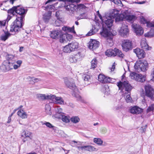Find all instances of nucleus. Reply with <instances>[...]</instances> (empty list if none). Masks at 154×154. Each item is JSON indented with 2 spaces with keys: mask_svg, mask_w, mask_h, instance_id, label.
<instances>
[{
  "mask_svg": "<svg viewBox=\"0 0 154 154\" xmlns=\"http://www.w3.org/2000/svg\"><path fill=\"white\" fill-rule=\"evenodd\" d=\"M141 46L143 49L149 50L151 49V47H149L146 42V39L145 38H143L140 42Z\"/></svg>",
  "mask_w": 154,
  "mask_h": 154,
  "instance_id": "obj_19",
  "label": "nucleus"
},
{
  "mask_svg": "<svg viewBox=\"0 0 154 154\" xmlns=\"http://www.w3.org/2000/svg\"><path fill=\"white\" fill-rule=\"evenodd\" d=\"M69 44L72 51H74L78 48V43L77 42H73Z\"/></svg>",
  "mask_w": 154,
  "mask_h": 154,
  "instance_id": "obj_31",
  "label": "nucleus"
},
{
  "mask_svg": "<svg viewBox=\"0 0 154 154\" xmlns=\"http://www.w3.org/2000/svg\"><path fill=\"white\" fill-rule=\"evenodd\" d=\"M94 142L98 145L100 146L102 145L103 141L100 138H94L93 139Z\"/></svg>",
  "mask_w": 154,
  "mask_h": 154,
  "instance_id": "obj_35",
  "label": "nucleus"
},
{
  "mask_svg": "<svg viewBox=\"0 0 154 154\" xmlns=\"http://www.w3.org/2000/svg\"><path fill=\"white\" fill-rule=\"evenodd\" d=\"M13 64L8 61H5L0 66L1 70L3 72H6L14 69Z\"/></svg>",
  "mask_w": 154,
  "mask_h": 154,
  "instance_id": "obj_7",
  "label": "nucleus"
},
{
  "mask_svg": "<svg viewBox=\"0 0 154 154\" xmlns=\"http://www.w3.org/2000/svg\"><path fill=\"white\" fill-rule=\"evenodd\" d=\"M95 33V32L94 30L93 29V28L91 30L86 34L87 36H91Z\"/></svg>",
  "mask_w": 154,
  "mask_h": 154,
  "instance_id": "obj_49",
  "label": "nucleus"
},
{
  "mask_svg": "<svg viewBox=\"0 0 154 154\" xmlns=\"http://www.w3.org/2000/svg\"><path fill=\"white\" fill-rule=\"evenodd\" d=\"M5 21H0V26H5Z\"/></svg>",
  "mask_w": 154,
  "mask_h": 154,
  "instance_id": "obj_61",
  "label": "nucleus"
},
{
  "mask_svg": "<svg viewBox=\"0 0 154 154\" xmlns=\"http://www.w3.org/2000/svg\"><path fill=\"white\" fill-rule=\"evenodd\" d=\"M23 47H20V49H19V51L20 52H22L23 51Z\"/></svg>",
  "mask_w": 154,
  "mask_h": 154,
  "instance_id": "obj_62",
  "label": "nucleus"
},
{
  "mask_svg": "<svg viewBox=\"0 0 154 154\" xmlns=\"http://www.w3.org/2000/svg\"><path fill=\"white\" fill-rule=\"evenodd\" d=\"M43 125H45L47 127L50 128H53L54 127V126L52 125V124L48 122H45L43 124Z\"/></svg>",
  "mask_w": 154,
  "mask_h": 154,
  "instance_id": "obj_50",
  "label": "nucleus"
},
{
  "mask_svg": "<svg viewBox=\"0 0 154 154\" xmlns=\"http://www.w3.org/2000/svg\"><path fill=\"white\" fill-rule=\"evenodd\" d=\"M62 30L63 31L66 32H71L74 33H75V32L74 30V26L72 27L65 26L62 28Z\"/></svg>",
  "mask_w": 154,
  "mask_h": 154,
  "instance_id": "obj_28",
  "label": "nucleus"
},
{
  "mask_svg": "<svg viewBox=\"0 0 154 154\" xmlns=\"http://www.w3.org/2000/svg\"><path fill=\"white\" fill-rule=\"evenodd\" d=\"M145 1H142L137 2V3L139 4H143L145 3Z\"/></svg>",
  "mask_w": 154,
  "mask_h": 154,
  "instance_id": "obj_64",
  "label": "nucleus"
},
{
  "mask_svg": "<svg viewBox=\"0 0 154 154\" xmlns=\"http://www.w3.org/2000/svg\"><path fill=\"white\" fill-rule=\"evenodd\" d=\"M107 130L105 128H102L101 129V132L103 134H105Z\"/></svg>",
  "mask_w": 154,
  "mask_h": 154,
  "instance_id": "obj_55",
  "label": "nucleus"
},
{
  "mask_svg": "<svg viewBox=\"0 0 154 154\" xmlns=\"http://www.w3.org/2000/svg\"><path fill=\"white\" fill-rule=\"evenodd\" d=\"M119 33L122 37H127L129 33V30L128 26L125 23H122L119 31Z\"/></svg>",
  "mask_w": 154,
  "mask_h": 154,
  "instance_id": "obj_11",
  "label": "nucleus"
},
{
  "mask_svg": "<svg viewBox=\"0 0 154 154\" xmlns=\"http://www.w3.org/2000/svg\"><path fill=\"white\" fill-rule=\"evenodd\" d=\"M124 95L122 94V95H123L125 98V100L126 102L127 103H131L132 102V100L131 97L130 95V94H128V93H126L124 94Z\"/></svg>",
  "mask_w": 154,
  "mask_h": 154,
  "instance_id": "obj_29",
  "label": "nucleus"
},
{
  "mask_svg": "<svg viewBox=\"0 0 154 154\" xmlns=\"http://www.w3.org/2000/svg\"><path fill=\"white\" fill-rule=\"evenodd\" d=\"M54 8V6L53 5H50L49 6H48L46 8V9L47 10H48V8H49L50 9H52L53 8Z\"/></svg>",
  "mask_w": 154,
  "mask_h": 154,
  "instance_id": "obj_60",
  "label": "nucleus"
},
{
  "mask_svg": "<svg viewBox=\"0 0 154 154\" xmlns=\"http://www.w3.org/2000/svg\"><path fill=\"white\" fill-rule=\"evenodd\" d=\"M154 110V104H152L147 109V112H149Z\"/></svg>",
  "mask_w": 154,
  "mask_h": 154,
  "instance_id": "obj_47",
  "label": "nucleus"
},
{
  "mask_svg": "<svg viewBox=\"0 0 154 154\" xmlns=\"http://www.w3.org/2000/svg\"><path fill=\"white\" fill-rule=\"evenodd\" d=\"M11 34L8 32H5L4 34H2L0 37V40L5 41L11 35Z\"/></svg>",
  "mask_w": 154,
  "mask_h": 154,
  "instance_id": "obj_26",
  "label": "nucleus"
},
{
  "mask_svg": "<svg viewBox=\"0 0 154 154\" xmlns=\"http://www.w3.org/2000/svg\"><path fill=\"white\" fill-rule=\"evenodd\" d=\"M144 35L146 37H152L154 36V30L151 29L147 33L145 34Z\"/></svg>",
  "mask_w": 154,
  "mask_h": 154,
  "instance_id": "obj_40",
  "label": "nucleus"
},
{
  "mask_svg": "<svg viewBox=\"0 0 154 154\" xmlns=\"http://www.w3.org/2000/svg\"><path fill=\"white\" fill-rule=\"evenodd\" d=\"M117 84V86L122 92H124L123 90L124 88H125V91H130L132 89L131 86L128 83V81H124L123 82H120L118 83Z\"/></svg>",
  "mask_w": 154,
  "mask_h": 154,
  "instance_id": "obj_8",
  "label": "nucleus"
},
{
  "mask_svg": "<svg viewBox=\"0 0 154 154\" xmlns=\"http://www.w3.org/2000/svg\"><path fill=\"white\" fill-rule=\"evenodd\" d=\"M69 60L71 63H75L77 61V59L75 58V56L73 55H71L69 57Z\"/></svg>",
  "mask_w": 154,
  "mask_h": 154,
  "instance_id": "obj_44",
  "label": "nucleus"
},
{
  "mask_svg": "<svg viewBox=\"0 0 154 154\" xmlns=\"http://www.w3.org/2000/svg\"><path fill=\"white\" fill-rule=\"evenodd\" d=\"M60 12L59 11H57L56 12V16L57 17H58L59 16V14H60Z\"/></svg>",
  "mask_w": 154,
  "mask_h": 154,
  "instance_id": "obj_63",
  "label": "nucleus"
},
{
  "mask_svg": "<svg viewBox=\"0 0 154 154\" xmlns=\"http://www.w3.org/2000/svg\"><path fill=\"white\" fill-rule=\"evenodd\" d=\"M122 12V14L121 16L122 15L123 18L125 19L128 21H133L137 19V17L135 15L129 14V13L128 10L123 11Z\"/></svg>",
  "mask_w": 154,
  "mask_h": 154,
  "instance_id": "obj_10",
  "label": "nucleus"
},
{
  "mask_svg": "<svg viewBox=\"0 0 154 154\" xmlns=\"http://www.w3.org/2000/svg\"><path fill=\"white\" fill-rule=\"evenodd\" d=\"M73 55L75 56V58L77 59V61L81 60L84 57L83 54L81 52H78Z\"/></svg>",
  "mask_w": 154,
  "mask_h": 154,
  "instance_id": "obj_33",
  "label": "nucleus"
},
{
  "mask_svg": "<svg viewBox=\"0 0 154 154\" xmlns=\"http://www.w3.org/2000/svg\"><path fill=\"white\" fill-rule=\"evenodd\" d=\"M60 31L58 30H53L51 32L50 37L54 39L58 38L60 36Z\"/></svg>",
  "mask_w": 154,
  "mask_h": 154,
  "instance_id": "obj_21",
  "label": "nucleus"
},
{
  "mask_svg": "<svg viewBox=\"0 0 154 154\" xmlns=\"http://www.w3.org/2000/svg\"><path fill=\"white\" fill-rule=\"evenodd\" d=\"M99 44V42L95 40H92L88 43V46L90 49L94 50L98 47Z\"/></svg>",
  "mask_w": 154,
  "mask_h": 154,
  "instance_id": "obj_15",
  "label": "nucleus"
},
{
  "mask_svg": "<svg viewBox=\"0 0 154 154\" xmlns=\"http://www.w3.org/2000/svg\"><path fill=\"white\" fill-rule=\"evenodd\" d=\"M139 74H137L134 72H131L130 73V76L132 79H134L135 80L137 79V77L138 76Z\"/></svg>",
  "mask_w": 154,
  "mask_h": 154,
  "instance_id": "obj_45",
  "label": "nucleus"
},
{
  "mask_svg": "<svg viewBox=\"0 0 154 154\" xmlns=\"http://www.w3.org/2000/svg\"><path fill=\"white\" fill-rule=\"evenodd\" d=\"M98 80L103 83H106L111 82V78L106 76L100 74L98 76Z\"/></svg>",
  "mask_w": 154,
  "mask_h": 154,
  "instance_id": "obj_16",
  "label": "nucleus"
},
{
  "mask_svg": "<svg viewBox=\"0 0 154 154\" xmlns=\"http://www.w3.org/2000/svg\"><path fill=\"white\" fill-rule=\"evenodd\" d=\"M146 95L151 99L154 100V91L150 85H147L145 87Z\"/></svg>",
  "mask_w": 154,
  "mask_h": 154,
  "instance_id": "obj_9",
  "label": "nucleus"
},
{
  "mask_svg": "<svg viewBox=\"0 0 154 154\" xmlns=\"http://www.w3.org/2000/svg\"><path fill=\"white\" fill-rule=\"evenodd\" d=\"M53 98L54 101L56 103L60 104H63L64 100L63 98L60 97H57L56 96H53Z\"/></svg>",
  "mask_w": 154,
  "mask_h": 154,
  "instance_id": "obj_27",
  "label": "nucleus"
},
{
  "mask_svg": "<svg viewBox=\"0 0 154 154\" xmlns=\"http://www.w3.org/2000/svg\"><path fill=\"white\" fill-rule=\"evenodd\" d=\"M87 146H78L77 147L78 149L80 148L82 150H84L86 151Z\"/></svg>",
  "mask_w": 154,
  "mask_h": 154,
  "instance_id": "obj_54",
  "label": "nucleus"
},
{
  "mask_svg": "<svg viewBox=\"0 0 154 154\" xmlns=\"http://www.w3.org/2000/svg\"><path fill=\"white\" fill-rule=\"evenodd\" d=\"M87 17V15L85 13H83L80 14L78 17L79 20L81 19L86 18Z\"/></svg>",
  "mask_w": 154,
  "mask_h": 154,
  "instance_id": "obj_46",
  "label": "nucleus"
},
{
  "mask_svg": "<svg viewBox=\"0 0 154 154\" xmlns=\"http://www.w3.org/2000/svg\"><path fill=\"white\" fill-rule=\"evenodd\" d=\"M45 109L46 113L48 115H51V108L48 104H46Z\"/></svg>",
  "mask_w": 154,
  "mask_h": 154,
  "instance_id": "obj_38",
  "label": "nucleus"
},
{
  "mask_svg": "<svg viewBox=\"0 0 154 154\" xmlns=\"http://www.w3.org/2000/svg\"><path fill=\"white\" fill-rule=\"evenodd\" d=\"M37 96L38 99L41 100L48 99L50 98L49 96H46L45 94H38Z\"/></svg>",
  "mask_w": 154,
  "mask_h": 154,
  "instance_id": "obj_36",
  "label": "nucleus"
},
{
  "mask_svg": "<svg viewBox=\"0 0 154 154\" xmlns=\"http://www.w3.org/2000/svg\"><path fill=\"white\" fill-rule=\"evenodd\" d=\"M140 131L141 133H144L146 131L145 128L141 127L140 129Z\"/></svg>",
  "mask_w": 154,
  "mask_h": 154,
  "instance_id": "obj_56",
  "label": "nucleus"
},
{
  "mask_svg": "<svg viewBox=\"0 0 154 154\" xmlns=\"http://www.w3.org/2000/svg\"><path fill=\"white\" fill-rule=\"evenodd\" d=\"M110 1L113 2L116 4H118L121 2L120 0H110Z\"/></svg>",
  "mask_w": 154,
  "mask_h": 154,
  "instance_id": "obj_51",
  "label": "nucleus"
},
{
  "mask_svg": "<svg viewBox=\"0 0 154 154\" xmlns=\"http://www.w3.org/2000/svg\"><path fill=\"white\" fill-rule=\"evenodd\" d=\"M147 26L148 27H154V21L151 23H149L147 24Z\"/></svg>",
  "mask_w": 154,
  "mask_h": 154,
  "instance_id": "obj_53",
  "label": "nucleus"
},
{
  "mask_svg": "<svg viewBox=\"0 0 154 154\" xmlns=\"http://www.w3.org/2000/svg\"><path fill=\"white\" fill-rule=\"evenodd\" d=\"M148 63L146 61L142 60L137 61L135 64L134 69L138 72H145L148 68Z\"/></svg>",
  "mask_w": 154,
  "mask_h": 154,
  "instance_id": "obj_4",
  "label": "nucleus"
},
{
  "mask_svg": "<svg viewBox=\"0 0 154 154\" xmlns=\"http://www.w3.org/2000/svg\"><path fill=\"white\" fill-rule=\"evenodd\" d=\"M85 81H88L91 78L90 75H84L83 76Z\"/></svg>",
  "mask_w": 154,
  "mask_h": 154,
  "instance_id": "obj_48",
  "label": "nucleus"
},
{
  "mask_svg": "<svg viewBox=\"0 0 154 154\" xmlns=\"http://www.w3.org/2000/svg\"><path fill=\"white\" fill-rule=\"evenodd\" d=\"M31 79L34 82H37L39 80L37 78H34L33 77Z\"/></svg>",
  "mask_w": 154,
  "mask_h": 154,
  "instance_id": "obj_59",
  "label": "nucleus"
},
{
  "mask_svg": "<svg viewBox=\"0 0 154 154\" xmlns=\"http://www.w3.org/2000/svg\"><path fill=\"white\" fill-rule=\"evenodd\" d=\"M115 63H114L113 64L112 66V67L110 68V69L111 70V71H113L115 69Z\"/></svg>",
  "mask_w": 154,
  "mask_h": 154,
  "instance_id": "obj_58",
  "label": "nucleus"
},
{
  "mask_svg": "<svg viewBox=\"0 0 154 154\" xmlns=\"http://www.w3.org/2000/svg\"><path fill=\"white\" fill-rule=\"evenodd\" d=\"M98 61L96 58H94L91 61V69H95L97 66Z\"/></svg>",
  "mask_w": 154,
  "mask_h": 154,
  "instance_id": "obj_34",
  "label": "nucleus"
},
{
  "mask_svg": "<svg viewBox=\"0 0 154 154\" xmlns=\"http://www.w3.org/2000/svg\"><path fill=\"white\" fill-rule=\"evenodd\" d=\"M123 51H127L131 48V42L129 40H125L122 45Z\"/></svg>",
  "mask_w": 154,
  "mask_h": 154,
  "instance_id": "obj_14",
  "label": "nucleus"
},
{
  "mask_svg": "<svg viewBox=\"0 0 154 154\" xmlns=\"http://www.w3.org/2000/svg\"><path fill=\"white\" fill-rule=\"evenodd\" d=\"M98 16L100 18V19L101 20V21L102 22H103L104 21V17H102V16H101V15L100 14H98Z\"/></svg>",
  "mask_w": 154,
  "mask_h": 154,
  "instance_id": "obj_57",
  "label": "nucleus"
},
{
  "mask_svg": "<svg viewBox=\"0 0 154 154\" xmlns=\"http://www.w3.org/2000/svg\"><path fill=\"white\" fill-rule=\"evenodd\" d=\"M109 30L106 28H103V32H101V34L106 38L107 42L109 44V45L111 46L112 42V37L114 35V34Z\"/></svg>",
  "mask_w": 154,
  "mask_h": 154,
  "instance_id": "obj_6",
  "label": "nucleus"
},
{
  "mask_svg": "<svg viewBox=\"0 0 154 154\" xmlns=\"http://www.w3.org/2000/svg\"><path fill=\"white\" fill-rule=\"evenodd\" d=\"M26 10L23 8L20 7L19 6H16V13L22 17L23 18L24 17L23 15L26 13Z\"/></svg>",
  "mask_w": 154,
  "mask_h": 154,
  "instance_id": "obj_20",
  "label": "nucleus"
},
{
  "mask_svg": "<svg viewBox=\"0 0 154 154\" xmlns=\"http://www.w3.org/2000/svg\"><path fill=\"white\" fill-rule=\"evenodd\" d=\"M64 83L66 85L73 91L72 95L75 97L78 100L82 101V99L79 94L78 89L74 82V80L72 78H66Z\"/></svg>",
  "mask_w": 154,
  "mask_h": 154,
  "instance_id": "obj_1",
  "label": "nucleus"
},
{
  "mask_svg": "<svg viewBox=\"0 0 154 154\" xmlns=\"http://www.w3.org/2000/svg\"><path fill=\"white\" fill-rule=\"evenodd\" d=\"M57 114L55 115V117L56 118H61L62 121L68 123L70 122V118L68 116H65L63 114L60 115L59 116H57Z\"/></svg>",
  "mask_w": 154,
  "mask_h": 154,
  "instance_id": "obj_24",
  "label": "nucleus"
},
{
  "mask_svg": "<svg viewBox=\"0 0 154 154\" xmlns=\"http://www.w3.org/2000/svg\"><path fill=\"white\" fill-rule=\"evenodd\" d=\"M143 111L142 109L137 106H134L131 107L130 109V112L133 114H140Z\"/></svg>",
  "mask_w": 154,
  "mask_h": 154,
  "instance_id": "obj_17",
  "label": "nucleus"
},
{
  "mask_svg": "<svg viewBox=\"0 0 154 154\" xmlns=\"http://www.w3.org/2000/svg\"><path fill=\"white\" fill-rule=\"evenodd\" d=\"M132 26L136 35H141L143 34V29L140 25L134 23L132 24Z\"/></svg>",
  "mask_w": 154,
  "mask_h": 154,
  "instance_id": "obj_12",
  "label": "nucleus"
},
{
  "mask_svg": "<svg viewBox=\"0 0 154 154\" xmlns=\"http://www.w3.org/2000/svg\"><path fill=\"white\" fill-rule=\"evenodd\" d=\"M145 76L144 75H142L141 74H139L137 77L136 81L141 82H143L145 81Z\"/></svg>",
  "mask_w": 154,
  "mask_h": 154,
  "instance_id": "obj_32",
  "label": "nucleus"
},
{
  "mask_svg": "<svg viewBox=\"0 0 154 154\" xmlns=\"http://www.w3.org/2000/svg\"><path fill=\"white\" fill-rule=\"evenodd\" d=\"M63 51L65 53H70L72 51L69 44L64 47Z\"/></svg>",
  "mask_w": 154,
  "mask_h": 154,
  "instance_id": "obj_37",
  "label": "nucleus"
},
{
  "mask_svg": "<svg viewBox=\"0 0 154 154\" xmlns=\"http://www.w3.org/2000/svg\"><path fill=\"white\" fill-rule=\"evenodd\" d=\"M23 18L22 17H18L16 20L11 26L10 31L12 35H14L15 33L18 32L22 26Z\"/></svg>",
  "mask_w": 154,
  "mask_h": 154,
  "instance_id": "obj_3",
  "label": "nucleus"
},
{
  "mask_svg": "<svg viewBox=\"0 0 154 154\" xmlns=\"http://www.w3.org/2000/svg\"><path fill=\"white\" fill-rule=\"evenodd\" d=\"M32 134V133L27 130H24L21 134V137L24 142H26L28 139H31L30 136Z\"/></svg>",
  "mask_w": 154,
  "mask_h": 154,
  "instance_id": "obj_13",
  "label": "nucleus"
},
{
  "mask_svg": "<svg viewBox=\"0 0 154 154\" xmlns=\"http://www.w3.org/2000/svg\"><path fill=\"white\" fill-rule=\"evenodd\" d=\"M7 60L14 64L16 61V57L15 56L12 54H8L6 56Z\"/></svg>",
  "mask_w": 154,
  "mask_h": 154,
  "instance_id": "obj_23",
  "label": "nucleus"
},
{
  "mask_svg": "<svg viewBox=\"0 0 154 154\" xmlns=\"http://www.w3.org/2000/svg\"><path fill=\"white\" fill-rule=\"evenodd\" d=\"M51 13L48 11L47 13L43 15V19L45 22H48L51 18Z\"/></svg>",
  "mask_w": 154,
  "mask_h": 154,
  "instance_id": "obj_30",
  "label": "nucleus"
},
{
  "mask_svg": "<svg viewBox=\"0 0 154 154\" xmlns=\"http://www.w3.org/2000/svg\"><path fill=\"white\" fill-rule=\"evenodd\" d=\"M86 151H89L90 152H92L93 151H97L98 149H97L96 148L94 147L93 146L91 145L87 146Z\"/></svg>",
  "mask_w": 154,
  "mask_h": 154,
  "instance_id": "obj_39",
  "label": "nucleus"
},
{
  "mask_svg": "<svg viewBox=\"0 0 154 154\" xmlns=\"http://www.w3.org/2000/svg\"><path fill=\"white\" fill-rule=\"evenodd\" d=\"M57 113L62 114L63 113L62 109L58 107L57 108Z\"/></svg>",
  "mask_w": 154,
  "mask_h": 154,
  "instance_id": "obj_52",
  "label": "nucleus"
},
{
  "mask_svg": "<svg viewBox=\"0 0 154 154\" xmlns=\"http://www.w3.org/2000/svg\"><path fill=\"white\" fill-rule=\"evenodd\" d=\"M134 51L136 54L138 58H143L145 56V52L142 49L137 48L134 49Z\"/></svg>",
  "mask_w": 154,
  "mask_h": 154,
  "instance_id": "obj_18",
  "label": "nucleus"
},
{
  "mask_svg": "<svg viewBox=\"0 0 154 154\" xmlns=\"http://www.w3.org/2000/svg\"><path fill=\"white\" fill-rule=\"evenodd\" d=\"M17 115L22 119L27 118V115L23 109H20L17 112Z\"/></svg>",
  "mask_w": 154,
  "mask_h": 154,
  "instance_id": "obj_25",
  "label": "nucleus"
},
{
  "mask_svg": "<svg viewBox=\"0 0 154 154\" xmlns=\"http://www.w3.org/2000/svg\"><path fill=\"white\" fill-rule=\"evenodd\" d=\"M118 15L119 14L118 11H114L109 15L105 16V17H104V21L107 27L109 28L112 26L114 21L113 19L115 18H116L115 20L116 21L122 19V18H120Z\"/></svg>",
  "mask_w": 154,
  "mask_h": 154,
  "instance_id": "obj_2",
  "label": "nucleus"
},
{
  "mask_svg": "<svg viewBox=\"0 0 154 154\" xmlns=\"http://www.w3.org/2000/svg\"><path fill=\"white\" fill-rule=\"evenodd\" d=\"M105 54L108 57H115L117 55L119 57L123 58L124 56V55L122 52L116 48L113 49H110L107 50L105 52Z\"/></svg>",
  "mask_w": 154,
  "mask_h": 154,
  "instance_id": "obj_5",
  "label": "nucleus"
},
{
  "mask_svg": "<svg viewBox=\"0 0 154 154\" xmlns=\"http://www.w3.org/2000/svg\"><path fill=\"white\" fill-rule=\"evenodd\" d=\"M16 6L14 7L11 8L8 10V17L7 19L8 20H9L11 17V16L10 14L12 15L13 16L15 15L16 13Z\"/></svg>",
  "mask_w": 154,
  "mask_h": 154,
  "instance_id": "obj_22",
  "label": "nucleus"
},
{
  "mask_svg": "<svg viewBox=\"0 0 154 154\" xmlns=\"http://www.w3.org/2000/svg\"><path fill=\"white\" fill-rule=\"evenodd\" d=\"M22 61L21 60H18L16 61V63L17 64L14 65V69H16L18 68L20 66L22 63Z\"/></svg>",
  "mask_w": 154,
  "mask_h": 154,
  "instance_id": "obj_42",
  "label": "nucleus"
},
{
  "mask_svg": "<svg viewBox=\"0 0 154 154\" xmlns=\"http://www.w3.org/2000/svg\"><path fill=\"white\" fill-rule=\"evenodd\" d=\"M68 36H69L70 38H71L72 37V36L71 35H64L62 36V37H61L60 39V42L61 43L64 42H65L66 41V40L65 38V37L67 38Z\"/></svg>",
  "mask_w": 154,
  "mask_h": 154,
  "instance_id": "obj_43",
  "label": "nucleus"
},
{
  "mask_svg": "<svg viewBox=\"0 0 154 154\" xmlns=\"http://www.w3.org/2000/svg\"><path fill=\"white\" fill-rule=\"evenodd\" d=\"M71 121L74 123H77L79 122L80 119L78 116H73L71 118Z\"/></svg>",
  "mask_w": 154,
  "mask_h": 154,
  "instance_id": "obj_41",
  "label": "nucleus"
}]
</instances>
